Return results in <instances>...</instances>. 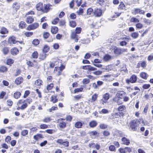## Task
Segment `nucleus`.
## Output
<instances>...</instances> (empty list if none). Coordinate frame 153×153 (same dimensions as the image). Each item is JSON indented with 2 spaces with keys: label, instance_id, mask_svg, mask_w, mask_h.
Masks as SVG:
<instances>
[{
  "label": "nucleus",
  "instance_id": "f257e3e1",
  "mask_svg": "<svg viewBox=\"0 0 153 153\" xmlns=\"http://www.w3.org/2000/svg\"><path fill=\"white\" fill-rule=\"evenodd\" d=\"M140 123V122L137 119H135L131 120L129 124L132 130L133 131H136Z\"/></svg>",
  "mask_w": 153,
  "mask_h": 153
},
{
  "label": "nucleus",
  "instance_id": "f03ea898",
  "mask_svg": "<svg viewBox=\"0 0 153 153\" xmlns=\"http://www.w3.org/2000/svg\"><path fill=\"white\" fill-rule=\"evenodd\" d=\"M17 105L18 106L17 108L18 110L21 109L24 110L27 108V104L25 101L24 100H20L17 103Z\"/></svg>",
  "mask_w": 153,
  "mask_h": 153
},
{
  "label": "nucleus",
  "instance_id": "7ed1b4c3",
  "mask_svg": "<svg viewBox=\"0 0 153 153\" xmlns=\"http://www.w3.org/2000/svg\"><path fill=\"white\" fill-rule=\"evenodd\" d=\"M8 42L10 43H12L14 44H16L18 42L20 44H22L23 42L22 41H19L13 36L10 37L8 39Z\"/></svg>",
  "mask_w": 153,
  "mask_h": 153
},
{
  "label": "nucleus",
  "instance_id": "20e7f679",
  "mask_svg": "<svg viewBox=\"0 0 153 153\" xmlns=\"http://www.w3.org/2000/svg\"><path fill=\"white\" fill-rule=\"evenodd\" d=\"M65 119H59L57 120V122L59 123V127L61 128H65L66 126V123L65 121Z\"/></svg>",
  "mask_w": 153,
  "mask_h": 153
},
{
  "label": "nucleus",
  "instance_id": "39448f33",
  "mask_svg": "<svg viewBox=\"0 0 153 153\" xmlns=\"http://www.w3.org/2000/svg\"><path fill=\"white\" fill-rule=\"evenodd\" d=\"M137 80V77L135 75H132L130 78L129 79H126V82L129 84L130 83H134L136 82Z\"/></svg>",
  "mask_w": 153,
  "mask_h": 153
},
{
  "label": "nucleus",
  "instance_id": "423d86ee",
  "mask_svg": "<svg viewBox=\"0 0 153 153\" xmlns=\"http://www.w3.org/2000/svg\"><path fill=\"white\" fill-rule=\"evenodd\" d=\"M98 97V95L96 94H95L92 96L91 98L89 99V104L90 105H94V102L97 100Z\"/></svg>",
  "mask_w": 153,
  "mask_h": 153
},
{
  "label": "nucleus",
  "instance_id": "0eeeda50",
  "mask_svg": "<svg viewBox=\"0 0 153 153\" xmlns=\"http://www.w3.org/2000/svg\"><path fill=\"white\" fill-rule=\"evenodd\" d=\"M76 34V33H75L74 30H71L70 36L71 39L74 40L76 42H77L79 39V37Z\"/></svg>",
  "mask_w": 153,
  "mask_h": 153
},
{
  "label": "nucleus",
  "instance_id": "6e6552de",
  "mask_svg": "<svg viewBox=\"0 0 153 153\" xmlns=\"http://www.w3.org/2000/svg\"><path fill=\"white\" fill-rule=\"evenodd\" d=\"M131 148L126 147L123 148H120L118 149V151L120 153H130L131 152Z\"/></svg>",
  "mask_w": 153,
  "mask_h": 153
},
{
  "label": "nucleus",
  "instance_id": "1a4fd4ad",
  "mask_svg": "<svg viewBox=\"0 0 153 153\" xmlns=\"http://www.w3.org/2000/svg\"><path fill=\"white\" fill-rule=\"evenodd\" d=\"M39 24L37 23H35L29 25L27 27V29L28 30L35 29L39 27Z\"/></svg>",
  "mask_w": 153,
  "mask_h": 153
},
{
  "label": "nucleus",
  "instance_id": "9d476101",
  "mask_svg": "<svg viewBox=\"0 0 153 153\" xmlns=\"http://www.w3.org/2000/svg\"><path fill=\"white\" fill-rule=\"evenodd\" d=\"M109 97L110 94L108 93L105 94L103 96V98L101 99V101L102 102V104H103L104 103H106Z\"/></svg>",
  "mask_w": 153,
  "mask_h": 153
},
{
  "label": "nucleus",
  "instance_id": "9b49d317",
  "mask_svg": "<svg viewBox=\"0 0 153 153\" xmlns=\"http://www.w3.org/2000/svg\"><path fill=\"white\" fill-rule=\"evenodd\" d=\"M126 51V50L123 49L116 48L114 49V52L116 55L121 54L123 52Z\"/></svg>",
  "mask_w": 153,
  "mask_h": 153
},
{
  "label": "nucleus",
  "instance_id": "f8f14e48",
  "mask_svg": "<svg viewBox=\"0 0 153 153\" xmlns=\"http://www.w3.org/2000/svg\"><path fill=\"white\" fill-rule=\"evenodd\" d=\"M113 74H108L103 76L102 77L103 78V80L108 81H112L114 79Z\"/></svg>",
  "mask_w": 153,
  "mask_h": 153
},
{
  "label": "nucleus",
  "instance_id": "ddd939ff",
  "mask_svg": "<svg viewBox=\"0 0 153 153\" xmlns=\"http://www.w3.org/2000/svg\"><path fill=\"white\" fill-rule=\"evenodd\" d=\"M94 13L96 16H100L102 15V10L101 9L96 8L94 10Z\"/></svg>",
  "mask_w": 153,
  "mask_h": 153
},
{
  "label": "nucleus",
  "instance_id": "4468645a",
  "mask_svg": "<svg viewBox=\"0 0 153 153\" xmlns=\"http://www.w3.org/2000/svg\"><path fill=\"white\" fill-rule=\"evenodd\" d=\"M64 68V67H63L62 68V69L60 67H55L54 70V71L55 73H56L57 71V73L56 74L58 75H59L61 74V72L62 71L63 69Z\"/></svg>",
  "mask_w": 153,
  "mask_h": 153
},
{
  "label": "nucleus",
  "instance_id": "2eb2a0df",
  "mask_svg": "<svg viewBox=\"0 0 153 153\" xmlns=\"http://www.w3.org/2000/svg\"><path fill=\"white\" fill-rule=\"evenodd\" d=\"M44 6L42 3L39 2L36 5V9L39 11H41L42 12Z\"/></svg>",
  "mask_w": 153,
  "mask_h": 153
},
{
  "label": "nucleus",
  "instance_id": "dca6fc26",
  "mask_svg": "<svg viewBox=\"0 0 153 153\" xmlns=\"http://www.w3.org/2000/svg\"><path fill=\"white\" fill-rule=\"evenodd\" d=\"M125 95V93L123 91H119L117 94V97L120 99L123 97Z\"/></svg>",
  "mask_w": 153,
  "mask_h": 153
},
{
  "label": "nucleus",
  "instance_id": "f3484780",
  "mask_svg": "<svg viewBox=\"0 0 153 153\" xmlns=\"http://www.w3.org/2000/svg\"><path fill=\"white\" fill-rule=\"evenodd\" d=\"M121 140L122 142V144H123L128 145L130 144L129 140L128 139L125 137L122 138Z\"/></svg>",
  "mask_w": 153,
  "mask_h": 153
},
{
  "label": "nucleus",
  "instance_id": "a211bd4d",
  "mask_svg": "<svg viewBox=\"0 0 153 153\" xmlns=\"http://www.w3.org/2000/svg\"><path fill=\"white\" fill-rule=\"evenodd\" d=\"M120 98L117 96L114 98L113 100L114 102H116L118 105H120L123 103L122 102L120 101Z\"/></svg>",
  "mask_w": 153,
  "mask_h": 153
},
{
  "label": "nucleus",
  "instance_id": "6ab92c4d",
  "mask_svg": "<svg viewBox=\"0 0 153 153\" xmlns=\"http://www.w3.org/2000/svg\"><path fill=\"white\" fill-rule=\"evenodd\" d=\"M12 7L13 10L17 11L20 8L19 4L17 2H15L13 4Z\"/></svg>",
  "mask_w": 153,
  "mask_h": 153
},
{
  "label": "nucleus",
  "instance_id": "aec40b11",
  "mask_svg": "<svg viewBox=\"0 0 153 153\" xmlns=\"http://www.w3.org/2000/svg\"><path fill=\"white\" fill-rule=\"evenodd\" d=\"M23 78L21 77H19L16 79L15 80V82L17 85H19L23 81Z\"/></svg>",
  "mask_w": 153,
  "mask_h": 153
},
{
  "label": "nucleus",
  "instance_id": "412c9836",
  "mask_svg": "<svg viewBox=\"0 0 153 153\" xmlns=\"http://www.w3.org/2000/svg\"><path fill=\"white\" fill-rule=\"evenodd\" d=\"M50 5L49 4H44L43 9L42 12L47 13L48 12L50 9Z\"/></svg>",
  "mask_w": 153,
  "mask_h": 153
},
{
  "label": "nucleus",
  "instance_id": "4be33fe9",
  "mask_svg": "<svg viewBox=\"0 0 153 153\" xmlns=\"http://www.w3.org/2000/svg\"><path fill=\"white\" fill-rule=\"evenodd\" d=\"M11 53L13 55H16L18 53L19 51L16 48H14L11 49Z\"/></svg>",
  "mask_w": 153,
  "mask_h": 153
},
{
  "label": "nucleus",
  "instance_id": "5701e85b",
  "mask_svg": "<svg viewBox=\"0 0 153 153\" xmlns=\"http://www.w3.org/2000/svg\"><path fill=\"white\" fill-rule=\"evenodd\" d=\"M34 19L31 16L27 17L26 22L28 24L31 23L34 21Z\"/></svg>",
  "mask_w": 153,
  "mask_h": 153
},
{
  "label": "nucleus",
  "instance_id": "b1692460",
  "mask_svg": "<svg viewBox=\"0 0 153 153\" xmlns=\"http://www.w3.org/2000/svg\"><path fill=\"white\" fill-rule=\"evenodd\" d=\"M42 80L39 79H38L35 81V84L36 85L37 87L39 88L42 85Z\"/></svg>",
  "mask_w": 153,
  "mask_h": 153
},
{
  "label": "nucleus",
  "instance_id": "393cba45",
  "mask_svg": "<svg viewBox=\"0 0 153 153\" xmlns=\"http://www.w3.org/2000/svg\"><path fill=\"white\" fill-rule=\"evenodd\" d=\"M97 124V123L95 121L93 120L89 123V126L91 127L94 128L96 126Z\"/></svg>",
  "mask_w": 153,
  "mask_h": 153
},
{
  "label": "nucleus",
  "instance_id": "a878e982",
  "mask_svg": "<svg viewBox=\"0 0 153 153\" xmlns=\"http://www.w3.org/2000/svg\"><path fill=\"white\" fill-rule=\"evenodd\" d=\"M58 28L56 27H52L51 28V31L53 34H56L57 32Z\"/></svg>",
  "mask_w": 153,
  "mask_h": 153
},
{
  "label": "nucleus",
  "instance_id": "bb28decb",
  "mask_svg": "<svg viewBox=\"0 0 153 153\" xmlns=\"http://www.w3.org/2000/svg\"><path fill=\"white\" fill-rule=\"evenodd\" d=\"M82 126V123L79 121L77 122L75 124V126L77 128H81Z\"/></svg>",
  "mask_w": 153,
  "mask_h": 153
},
{
  "label": "nucleus",
  "instance_id": "cd10ccee",
  "mask_svg": "<svg viewBox=\"0 0 153 153\" xmlns=\"http://www.w3.org/2000/svg\"><path fill=\"white\" fill-rule=\"evenodd\" d=\"M126 108L124 105L119 106L118 108V110L120 111H125L126 110Z\"/></svg>",
  "mask_w": 153,
  "mask_h": 153
},
{
  "label": "nucleus",
  "instance_id": "c85d7f7f",
  "mask_svg": "<svg viewBox=\"0 0 153 153\" xmlns=\"http://www.w3.org/2000/svg\"><path fill=\"white\" fill-rule=\"evenodd\" d=\"M0 33L2 34H5L8 33V31L6 28L2 27L0 31Z\"/></svg>",
  "mask_w": 153,
  "mask_h": 153
},
{
  "label": "nucleus",
  "instance_id": "c756f323",
  "mask_svg": "<svg viewBox=\"0 0 153 153\" xmlns=\"http://www.w3.org/2000/svg\"><path fill=\"white\" fill-rule=\"evenodd\" d=\"M111 59V56L109 55H105L103 58V60L105 61H108Z\"/></svg>",
  "mask_w": 153,
  "mask_h": 153
},
{
  "label": "nucleus",
  "instance_id": "7c9ffc66",
  "mask_svg": "<svg viewBox=\"0 0 153 153\" xmlns=\"http://www.w3.org/2000/svg\"><path fill=\"white\" fill-rule=\"evenodd\" d=\"M140 75L141 78L145 79H146L148 76L147 74L144 72L141 73L140 74Z\"/></svg>",
  "mask_w": 153,
  "mask_h": 153
},
{
  "label": "nucleus",
  "instance_id": "2f4dec72",
  "mask_svg": "<svg viewBox=\"0 0 153 153\" xmlns=\"http://www.w3.org/2000/svg\"><path fill=\"white\" fill-rule=\"evenodd\" d=\"M21 94L19 92H16L14 94V97L15 99H17L21 96Z\"/></svg>",
  "mask_w": 153,
  "mask_h": 153
},
{
  "label": "nucleus",
  "instance_id": "473e14b6",
  "mask_svg": "<svg viewBox=\"0 0 153 153\" xmlns=\"http://www.w3.org/2000/svg\"><path fill=\"white\" fill-rule=\"evenodd\" d=\"M120 71L121 72L123 71L125 73H126L128 71L127 70L126 67L125 65L123 64L122 65V67L120 69Z\"/></svg>",
  "mask_w": 153,
  "mask_h": 153
},
{
  "label": "nucleus",
  "instance_id": "72a5a7b5",
  "mask_svg": "<svg viewBox=\"0 0 153 153\" xmlns=\"http://www.w3.org/2000/svg\"><path fill=\"white\" fill-rule=\"evenodd\" d=\"M7 70V68L4 66H2L0 67V72H5Z\"/></svg>",
  "mask_w": 153,
  "mask_h": 153
},
{
  "label": "nucleus",
  "instance_id": "f704fd0d",
  "mask_svg": "<svg viewBox=\"0 0 153 153\" xmlns=\"http://www.w3.org/2000/svg\"><path fill=\"white\" fill-rule=\"evenodd\" d=\"M89 134L90 136H98L99 135V134L95 131H93L89 132Z\"/></svg>",
  "mask_w": 153,
  "mask_h": 153
},
{
  "label": "nucleus",
  "instance_id": "c9c22d12",
  "mask_svg": "<svg viewBox=\"0 0 153 153\" xmlns=\"http://www.w3.org/2000/svg\"><path fill=\"white\" fill-rule=\"evenodd\" d=\"M26 25V23L23 21H21L19 24V27L22 29L25 28Z\"/></svg>",
  "mask_w": 153,
  "mask_h": 153
},
{
  "label": "nucleus",
  "instance_id": "e433bc0d",
  "mask_svg": "<svg viewBox=\"0 0 153 153\" xmlns=\"http://www.w3.org/2000/svg\"><path fill=\"white\" fill-rule=\"evenodd\" d=\"M109 112V111L105 109H103L101 111H99V113L100 114H106Z\"/></svg>",
  "mask_w": 153,
  "mask_h": 153
},
{
  "label": "nucleus",
  "instance_id": "4c0bfd02",
  "mask_svg": "<svg viewBox=\"0 0 153 153\" xmlns=\"http://www.w3.org/2000/svg\"><path fill=\"white\" fill-rule=\"evenodd\" d=\"M69 25L71 27H74L76 26V23L74 21H70L69 22Z\"/></svg>",
  "mask_w": 153,
  "mask_h": 153
},
{
  "label": "nucleus",
  "instance_id": "58836bf2",
  "mask_svg": "<svg viewBox=\"0 0 153 153\" xmlns=\"http://www.w3.org/2000/svg\"><path fill=\"white\" fill-rule=\"evenodd\" d=\"M42 137V135L41 134H37V135H34L33 138L36 140H38Z\"/></svg>",
  "mask_w": 153,
  "mask_h": 153
},
{
  "label": "nucleus",
  "instance_id": "ea45409f",
  "mask_svg": "<svg viewBox=\"0 0 153 153\" xmlns=\"http://www.w3.org/2000/svg\"><path fill=\"white\" fill-rule=\"evenodd\" d=\"M28 134V131L27 130H22L21 133V135L23 136H25Z\"/></svg>",
  "mask_w": 153,
  "mask_h": 153
},
{
  "label": "nucleus",
  "instance_id": "a19ab883",
  "mask_svg": "<svg viewBox=\"0 0 153 153\" xmlns=\"http://www.w3.org/2000/svg\"><path fill=\"white\" fill-rule=\"evenodd\" d=\"M46 54L44 52L40 54L39 55V59L42 60H44L46 57Z\"/></svg>",
  "mask_w": 153,
  "mask_h": 153
},
{
  "label": "nucleus",
  "instance_id": "79ce46f5",
  "mask_svg": "<svg viewBox=\"0 0 153 153\" xmlns=\"http://www.w3.org/2000/svg\"><path fill=\"white\" fill-rule=\"evenodd\" d=\"M26 63L27 65L30 67H33L37 65L36 62L35 64H34L32 62L29 61H27Z\"/></svg>",
  "mask_w": 153,
  "mask_h": 153
},
{
  "label": "nucleus",
  "instance_id": "37998d69",
  "mask_svg": "<svg viewBox=\"0 0 153 153\" xmlns=\"http://www.w3.org/2000/svg\"><path fill=\"white\" fill-rule=\"evenodd\" d=\"M9 51V49L7 47H5L3 48L2 51L3 53L5 54H7L8 52Z\"/></svg>",
  "mask_w": 153,
  "mask_h": 153
},
{
  "label": "nucleus",
  "instance_id": "c03bdc74",
  "mask_svg": "<svg viewBox=\"0 0 153 153\" xmlns=\"http://www.w3.org/2000/svg\"><path fill=\"white\" fill-rule=\"evenodd\" d=\"M38 56V53L37 51H35L32 54V56L33 58H37Z\"/></svg>",
  "mask_w": 153,
  "mask_h": 153
},
{
  "label": "nucleus",
  "instance_id": "a18cd8bd",
  "mask_svg": "<svg viewBox=\"0 0 153 153\" xmlns=\"http://www.w3.org/2000/svg\"><path fill=\"white\" fill-rule=\"evenodd\" d=\"M49 47L47 45H45L43 49V51L44 53H46L48 52L49 50Z\"/></svg>",
  "mask_w": 153,
  "mask_h": 153
},
{
  "label": "nucleus",
  "instance_id": "49530a36",
  "mask_svg": "<svg viewBox=\"0 0 153 153\" xmlns=\"http://www.w3.org/2000/svg\"><path fill=\"white\" fill-rule=\"evenodd\" d=\"M139 34L137 32H134L131 34V36L134 38L135 39L138 36Z\"/></svg>",
  "mask_w": 153,
  "mask_h": 153
},
{
  "label": "nucleus",
  "instance_id": "de8ad7c7",
  "mask_svg": "<svg viewBox=\"0 0 153 153\" xmlns=\"http://www.w3.org/2000/svg\"><path fill=\"white\" fill-rule=\"evenodd\" d=\"M81 30L82 29L81 27H77L76 28L75 30V33H76V34H79L81 33Z\"/></svg>",
  "mask_w": 153,
  "mask_h": 153
},
{
  "label": "nucleus",
  "instance_id": "09e8293b",
  "mask_svg": "<svg viewBox=\"0 0 153 153\" xmlns=\"http://www.w3.org/2000/svg\"><path fill=\"white\" fill-rule=\"evenodd\" d=\"M83 12V9L80 7L78 10L76 12V13L78 15H81L82 14Z\"/></svg>",
  "mask_w": 153,
  "mask_h": 153
},
{
  "label": "nucleus",
  "instance_id": "8fccbe9b",
  "mask_svg": "<svg viewBox=\"0 0 153 153\" xmlns=\"http://www.w3.org/2000/svg\"><path fill=\"white\" fill-rule=\"evenodd\" d=\"M130 21L133 22H139V20L137 18L132 17Z\"/></svg>",
  "mask_w": 153,
  "mask_h": 153
},
{
  "label": "nucleus",
  "instance_id": "3c124183",
  "mask_svg": "<svg viewBox=\"0 0 153 153\" xmlns=\"http://www.w3.org/2000/svg\"><path fill=\"white\" fill-rule=\"evenodd\" d=\"M99 127L102 129H105L107 127V126L104 124H101L100 125Z\"/></svg>",
  "mask_w": 153,
  "mask_h": 153
},
{
  "label": "nucleus",
  "instance_id": "603ef678",
  "mask_svg": "<svg viewBox=\"0 0 153 153\" xmlns=\"http://www.w3.org/2000/svg\"><path fill=\"white\" fill-rule=\"evenodd\" d=\"M51 120V119L50 117H47L45 118L42 121L43 122L48 123L50 122Z\"/></svg>",
  "mask_w": 153,
  "mask_h": 153
},
{
  "label": "nucleus",
  "instance_id": "864d4df0",
  "mask_svg": "<svg viewBox=\"0 0 153 153\" xmlns=\"http://www.w3.org/2000/svg\"><path fill=\"white\" fill-rule=\"evenodd\" d=\"M39 43V40L38 39H34L33 40L32 43L34 45H38Z\"/></svg>",
  "mask_w": 153,
  "mask_h": 153
},
{
  "label": "nucleus",
  "instance_id": "5fc2aeb1",
  "mask_svg": "<svg viewBox=\"0 0 153 153\" xmlns=\"http://www.w3.org/2000/svg\"><path fill=\"white\" fill-rule=\"evenodd\" d=\"M112 66L111 65H108L107 66H106L105 68H102V69H105L107 71H109V70H111V69Z\"/></svg>",
  "mask_w": 153,
  "mask_h": 153
},
{
  "label": "nucleus",
  "instance_id": "6e6d98bb",
  "mask_svg": "<svg viewBox=\"0 0 153 153\" xmlns=\"http://www.w3.org/2000/svg\"><path fill=\"white\" fill-rule=\"evenodd\" d=\"M104 2V0H98L97 3V5L102 6Z\"/></svg>",
  "mask_w": 153,
  "mask_h": 153
},
{
  "label": "nucleus",
  "instance_id": "4d7b16f0",
  "mask_svg": "<svg viewBox=\"0 0 153 153\" xmlns=\"http://www.w3.org/2000/svg\"><path fill=\"white\" fill-rule=\"evenodd\" d=\"M51 101L53 103H55L57 102L58 99L56 98V97L55 96H52L51 97Z\"/></svg>",
  "mask_w": 153,
  "mask_h": 153
},
{
  "label": "nucleus",
  "instance_id": "13d9d810",
  "mask_svg": "<svg viewBox=\"0 0 153 153\" xmlns=\"http://www.w3.org/2000/svg\"><path fill=\"white\" fill-rule=\"evenodd\" d=\"M48 126L45 124H41L39 126V128L41 129H46L48 128Z\"/></svg>",
  "mask_w": 153,
  "mask_h": 153
},
{
  "label": "nucleus",
  "instance_id": "bf43d9fd",
  "mask_svg": "<svg viewBox=\"0 0 153 153\" xmlns=\"http://www.w3.org/2000/svg\"><path fill=\"white\" fill-rule=\"evenodd\" d=\"M7 103L8 106H11L13 104V102L11 100L9 99L7 100Z\"/></svg>",
  "mask_w": 153,
  "mask_h": 153
},
{
  "label": "nucleus",
  "instance_id": "052dcab7",
  "mask_svg": "<svg viewBox=\"0 0 153 153\" xmlns=\"http://www.w3.org/2000/svg\"><path fill=\"white\" fill-rule=\"evenodd\" d=\"M92 12H93V10L91 8H89L87 10V13L88 15H91Z\"/></svg>",
  "mask_w": 153,
  "mask_h": 153
},
{
  "label": "nucleus",
  "instance_id": "680f3d73",
  "mask_svg": "<svg viewBox=\"0 0 153 153\" xmlns=\"http://www.w3.org/2000/svg\"><path fill=\"white\" fill-rule=\"evenodd\" d=\"M112 116L114 118H119L120 117V113H114Z\"/></svg>",
  "mask_w": 153,
  "mask_h": 153
},
{
  "label": "nucleus",
  "instance_id": "e2e57ef3",
  "mask_svg": "<svg viewBox=\"0 0 153 153\" xmlns=\"http://www.w3.org/2000/svg\"><path fill=\"white\" fill-rule=\"evenodd\" d=\"M24 34L27 37H29L33 34V33L32 32H26Z\"/></svg>",
  "mask_w": 153,
  "mask_h": 153
},
{
  "label": "nucleus",
  "instance_id": "0e129e2a",
  "mask_svg": "<svg viewBox=\"0 0 153 153\" xmlns=\"http://www.w3.org/2000/svg\"><path fill=\"white\" fill-rule=\"evenodd\" d=\"M14 62V60L12 59H8L7 60V64L9 65L10 64H12Z\"/></svg>",
  "mask_w": 153,
  "mask_h": 153
},
{
  "label": "nucleus",
  "instance_id": "69168bd1",
  "mask_svg": "<svg viewBox=\"0 0 153 153\" xmlns=\"http://www.w3.org/2000/svg\"><path fill=\"white\" fill-rule=\"evenodd\" d=\"M136 26L137 28L141 29L143 27V25L140 23H138L136 24Z\"/></svg>",
  "mask_w": 153,
  "mask_h": 153
},
{
  "label": "nucleus",
  "instance_id": "338daca9",
  "mask_svg": "<svg viewBox=\"0 0 153 153\" xmlns=\"http://www.w3.org/2000/svg\"><path fill=\"white\" fill-rule=\"evenodd\" d=\"M53 87V85L52 83H51L48 85L47 87V89L48 90H50L52 89Z\"/></svg>",
  "mask_w": 153,
  "mask_h": 153
},
{
  "label": "nucleus",
  "instance_id": "774afa93",
  "mask_svg": "<svg viewBox=\"0 0 153 153\" xmlns=\"http://www.w3.org/2000/svg\"><path fill=\"white\" fill-rule=\"evenodd\" d=\"M109 149L111 151H115L116 150L115 147L113 145H111L109 147Z\"/></svg>",
  "mask_w": 153,
  "mask_h": 153
}]
</instances>
